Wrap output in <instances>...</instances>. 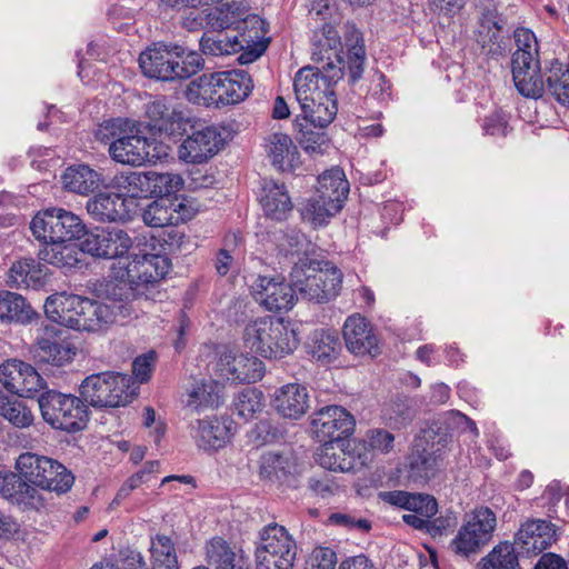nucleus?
<instances>
[{"label":"nucleus","instance_id":"obj_32","mask_svg":"<svg viewBox=\"0 0 569 569\" xmlns=\"http://www.w3.org/2000/svg\"><path fill=\"white\" fill-rule=\"evenodd\" d=\"M322 442L323 445L316 453V460L322 468L336 472H349L363 465L359 457L346 450L343 440Z\"/></svg>","mask_w":569,"mask_h":569},{"label":"nucleus","instance_id":"obj_33","mask_svg":"<svg viewBox=\"0 0 569 569\" xmlns=\"http://www.w3.org/2000/svg\"><path fill=\"white\" fill-rule=\"evenodd\" d=\"M88 213L97 221H124L130 217L127 200L119 193L102 192L87 202Z\"/></svg>","mask_w":569,"mask_h":569},{"label":"nucleus","instance_id":"obj_1","mask_svg":"<svg viewBox=\"0 0 569 569\" xmlns=\"http://www.w3.org/2000/svg\"><path fill=\"white\" fill-rule=\"evenodd\" d=\"M321 69L305 67L300 69L293 82L295 93L303 114L312 123L327 127L335 119L338 107L332 86L343 76L342 68L336 66L331 57H319Z\"/></svg>","mask_w":569,"mask_h":569},{"label":"nucleus","instance_id":"obj_31","mask_svg":"<svg viewBox=\"0 0 569 569\" xmlns=\"http://www.w3.org/2000/svg\"><path fill=\"white\" fill-rule=\"evenodd\" d=\"M264 149L271 164L281 171L296 169L300 164V154L290 136L273 132L267 137Z\"/></svg>","mask_w":569,"mask_h":569},{"label":"nucleus","instance_id":"obj_28","mask_svg":"<svg viewBox=\"0 0 569 569\" xmlns=\"http://www.w3.org/2000/svg\"><path fill=\"white\" fill-rule=\"evenodd\" d=\"M343 338L348 350L357 356L378 355V340L369 322L360 315L347 318L343 325Z\"/></svg>","mask_w":569,"mask_h":569},{"label":"nucleus","instance_id":"obj_17","mask_svg":"<svg viewBox=\"0 0 569 569\" xmlns=\"http://www.w3.org/2000/svg\"><path fill=\"white\" fill-rule=\"evenodd\" d=\"M224 144L219 128L203 126L193 129L191 133L181 141L178 147V158L192 164H201L212 159Z\"/></svg>","mask_w":569,"mask_h":569},{"label":"nucleus","instance_id":"obj_41","mask_svg":"<svg viewBox=\"0 0 569 569\" xmlns=\"http://www.w3.org/2000/svg\"><path fill=\"white\" fill-rule=\"evenodd\" d=\"M247 44H249V40L243 37L239 38L237 34H203L200 40L201 51L204 54L214 57L237 53Z\"/></svg>","mask_w":569,"mask_h":569},{"label":"nucleus","instance_id":"obj_49","mask_svg":"<svg viewBox=\"0 0 569 569\" xmlns=\"http://www.w3.org/2000/svg\"><path fill=\"white\" fill-rule=\"evenodd\" d=\"M0 416L17 428H28L34 421L31 409L20 400H10L7 396L0 395Z\"/></svg>","mask_w":569,"mask_h":569},{"label":"nucleus","instance_id":"obj_26","mask_svg":"<svg viewBox=\"0 0 569 569\" xmlns=\"http://www.w3.org/2000/svg\"><path fill=\"white\" fill-rule=\"evenodd\" d=\"M556 541V530L543 519H528L516 533L515 546L520 553L537 556Z\"/></svg>","mask_w":569,"mask_h":569},{"label":"nucleus","instance_id":"obj_14","mask_svg":"<svg viewBox=\"0 0 569 569\" xmlns=\"http://www.w3.org/2000/svg\"><path fill=\"white\" fill-rule=\"evenodd\" d=\"M33 236L43 242H71L86 233L82 220L62 208L38 212L30 223Z\"/></svg>","mask_w":569,"mask_h":569},{"label":"nucleus","instance_id":"obj_55","mask_svg":"<svg viewBox=\"0 0 569 569\" xmlns=\"http://www.w3.org/2000/svg\"><path fill=\"white\" fill-rule=\"evenodd\" d=\"M291 462L287 456L268 451L260 457L259 472L262 478H280L290 472Z\"/></svg>","mask_w":569,"mask_h":569},{"label":"nucleus","instance_id":"obj_42","mask_svg":"<svg viewBox=\"0 0 569 569\" xmlns=\"http://www.w3.org/2000/svg\"><path fill=\"white\" fill-rule=\"evenodd\" d=\"M186 98L194 104L218 107L216 72L203 73L193 79L187 86Z\"/></svg>","mask_w":569,"mask_h":569},{"label":"nucleus","instance_id":"obj_38","mask_svg":"<svg viewBox=\"0 0 569 569\" xmlns=\"http://www.w3.org/2000/svg\"><path fill=\"white\" fill-rule=\"evenodd\" d=\"M37 313L24 298L8 290L0 291V322L30 323Z\"/></svg>","mask_w":569,"mask_h":569},{"label":"nucleus","instance_id":"obj_40","mask_svg":"<svg viewBox=\"0 0 569 569\" xmlns=\"http://www.w3.org/2000/svg\"><path fill=\"white\" fill-rule=\"evenodd\" d=\"M43 276L39 263L34 259L26 258L12 263L8 283L17 288H37L42 283Z\"/></svg>","mask_w":569,"mask_h":569},{"label":"nucleus","instance_id":"obj_63","mask_svg":"<svg viewBox=\"0 0 569 569\" xmlns=\"http://www.w3.org/2000/svg\"><path fill=\"white\" fill-rule=\"evenodd\" d=\"M395 437L392 433H390L387 430H372L368 436V443L369 446L375 449L379 450L380 452L387 453L389 452L393 447Z\"/></svg>","mask_w":569,"mask_h":569},{"label":"nucleus","instance_id":"obj_50","mask_svg":"<svg viewBox=\"0 0 569 569\" xmlns=\"http://www.w3.org/2000/svg\"><path fill=\"white\" fill-rule=\"evenodd\" d=\"M147 180L149 197L163 198L178 192L183 186L181 176L173 172L148 171Z\"/></svg>","mask_w":569,"mask_h":569},{"label":"nucleus","instance_id":"obj_27","mask_svg":"<svg viewBox=\"0 0 569 569\" xmlns=\"http://www.w3.org/2000/svg\"><path fill=\"white\" fill-rule=\"evenodd\" d=\"M218 107L243 101L252 91L253 82L244 70L216 72Z\"/></svg>","mask_w":569,"mask_h":569},{"label":"nucleus","instance_id":"obj_59","mask_svg":"<svg viewBox=\"0 0 569 569\" xmlns=\"http://www.w3.org/2000/svg\"><path fill=\"white\" fill-rule=\"evenodd\" d=\"M337 555L328 547H316L307 560V569H336Z\"/></svg>","mask_w":569,"mask_h":569},{"label":"nucleus","instance_id":"obj_37","mask_svg":"<svg viewBox=\"0 0 569 569\" xmlns=\"http://www.w3.org/2000/svg\"><path fill=\"white\" fill-rule=\"evenodd\" d=\"M306 349L316 361L327 365L338 357L341 343L337 332L318 329L308 337Z\"/></svg>","mask_w":569,"mask_h":569},{"label":"nucleus","instance_id":"obj_6","mask_svg":"<svg viewBox=\"0 0 569 569\" xmlns=\"http://www.w3.org/2000/svg\"><path fill=\"white\" fill-rule=\"evenodd\" d=\"M171 268L170 259L164 254L133 253L128 260H119L111 264L112 277L130 286L137 296H146L149 286L164 279Z\"/></svg>","mask_w":569,"mask_h":569},{"label":"nucleus","instance_id":"obj_57","mask_svg":"<svg viewBox=\"0 0 569 569\" xmlns=\"http://www.w3.org/2000/svg\"><path fill=\"white\" fill-rule=\"evenodd\" d=\"M131 122V120L122 118L107 120L98 126L94 131V137L97 140L109 143L110 146L112 141H118L122 134L128 132L127 127H129Z\"/></svg>","mask_w":569,"mask_h":569},{"label":"nucleus","instance_id":"obj_62","mask_svg":"<svg viewBox=\"0 0 569 569\" xmlns=\"http://www.w3.org/2000/svg\"><path fill=\"white\" fill-rule=\"evenodd\" d=\"M437 459L438 457L425 451L422 455L411 458L410 467L412 470L417 471L419 477L429 478L433 475Z\"/></svg>","mask_w":569,"mask_h":569},{"label":"nucleus","instance_id":"obj_2","mask_svg":"<svg viewBox=\"0 0 569 569\" xmlns=\"http://www.w3.org/2000/svg\"><path fill=\"white\" fill-rule=\"evenodd\" d=\"M46 316L53 322L78 331L102 332L117 320V305L59 292L44 302Z\"/></svg>","mask_w":569,"mask_h":569},{"label":"nucleus","instance_id":"obj_20","mask_svg":"<svg viewBox=\"0 0 569 569\" xmlns=\"http://www.w3.org/2000/svg\"><path fill=\"white\" fill-rule=\"evenodd\" d=\"M64 333L54 325L46 326L37 337L33 349L34 359L58 367L72 361L77 350Z\"/></svg>","mask_w":569,"mask_h":569},{"label":"nucleus","instance_id":"obj_23","mask_svg":"<svg viewBox=\"0 0 569 569\" xmlns=\"http://www.w3.org/2000/svg\"><path fill=\"white\" fill-rule=\"evenodd\" d=\"M146 124L154 133L176 136L187 132L189 119L184 113L170 106L166 98H156L144 108Z\"/></svg>","mask_w":569,"mask_h":569},{"label":"nucleus","instance_id":"obj_45","mask_svg":"<svg viewBox=\"0 0 569 569\" xmlns=\"http://www.w3.org/2000/svg\"><path fill=\"white\" fill-rule=\"evenodd\" d=\"M305 120L306 124L302 126L298 137L300 146L311 157L326 153L330 149V141L323 131L325 127H320L319 123H312L306 116Z\"/></svg>","mask_w":569,"mask_h":569},{"label":"nucleus","instance_id":"obj_52","mask_svg":"<svg viewBox=\"0 0 569 569\" xmlns=\"http://www.w3.org/2000/svg\"><path fill=\"white\" fill-rule=\"evenodd\" d=\"M114 187L122 192V197L148 198L147 172H121L113 179Z\"/></svg>","mask_w":569,"mask_h":569},{"label":"nucleus","instance_id":"obj_56","mask_svg":"<svg viewBox=\"0 0 569 569\" xmlns=\"http://www.w3.org/2000/svg\"><path fill=\"white\" fill-rule=\"evenodd\" d=\"M142 219L146 224L152 228H161L169 224H177V219L166 200L151 202L143 211Z\"/></svg>","mask_w":569,"mask_h":569},{"label":"nucleus","instance_id":"obj_51","mask_svg":"<svg viewBox=\"0 0 569 569\" xmlns=\"http://www.w3.org/2000/svg\"><path fill=\"white\" fill-rule=\"evenodd\" d=\"M233 407L238 417L252 420L264 408L263 393L256 388H246L234 398Z\"/></svg>","mask_w":569,"mask_h":569},{"label":"nucleus","instance_id":"obj_43","mask_svg":"<svg viewBox=\"0 0 569 569\" xmlns=\"http://www.w3.org/2000/svg\"><path fill=\"white\" fill-rule=\"evenodd\" d=\"M149 551L152 569H179L176 547L170 537H151Z\"/></svg>","mask_w":569,"mask_h":569},{"label":"nucleus","instance_id":"obj_21","mask_svg":"<svg viewBox=\"0 0 569 569\" xmlns=\"http://www.w3.org/2000/svg\"><path fill=\"white\" fill-rule=\"evenodd\" d=\"M310 425L319 441L343 440L352 433L355 419L340 406H327L312 415Z\"/></svg>","mask_w":569,"mask_h":569},{"label":"nucleus","instance_id":"obj_18","mask_svg":"<svg viewBox=\"0 0 569 569\" xmlns=\"http://www.w3.org/2000/svg\"><path fill=\"white\" fill-rule=\"evenodd\" d=\"M127 128L128 132L118 141H112L109 147L110 157L114 161L134 167L159 158V153L151 151L153 141L140 134L137 122L132 121Z\"/></svg>","mask_w":569,"mask_h":569},{"label":"nucleus","instance_id":"obj_30","mask_svg":"<svg viewBox=\"0 0 569 569\" xmlns=\"http://www.w3.org/2000/svg\"><path fill=\"white\" fill-rule=\"evenodd\" d=\"M272 406L284 418L299 419L309 409L307 388L299 383H288L274 391Z\"/></svg>","mask_w":569,"mask_h":569},{"label":"nucleus","instance_id":"obj_44","mask_svg":"<svg viewBox=\"0 0 569 569\" xmlns=\"http://www.w3.org/2000/svg\"><path fill=\"white\" fill-rule=\"evenodd\" d=\"M184 403L191 410L218 407L220 403V390L214 381L196 382L186 393Z\"/></svg>","mask_w":569,"mask_h":569},{"label":"nucleus","instance_id":"obj_60","mask_svg":"<svg viewBox=\"0 0 569 569\" xmlns=\"http://www.w3.org/2000/svg\"><path fill=\"white\" fill-rule=\"evenodd\" d=\"M407 510H409L410 513H417L422 517H433L438 511V503L437 500L429 495L413 493Z\"/></svg>","mask_w":569,"mask_h":569},{"label":"nucleus","instance_id":"obj_13","mask_svg":"<svg viewBox=\"0 0 569 569\" xmlns=\"http://www.w3.org/2000/svg\"><path fill=\"white\" fill-rule=\"evenodd\" d=\"M290 279L303 299L318 303L336 298L342 283V274L336 267L316 270L310 266L295 264Z\"/></svg>","mask_w":569,"mask_h":569},{"label":"nucleus","instance_id":"obj_15","mask_svg":"<svg viewBox=\"0 0 569 569\" xmlns=\"http://www.w3.org/2000/svg\"><path fill=\"white\" fill-rule=\"evenodd\" d=\"M189 433L199 450L212 455L231 442L236 427L227 416H209L191 421Z\"/></svg>","mask_w":569,"mask_h":569},{"label":"nucleus","instance_id":"obj_10","mask_svg":"<svg viewBox=\"0 0 569 569\" xmlns=\"http://www.w3.org/2000/svg\"><path fill=\"white\" fill-rule=\"evenodd\" d=\"M323 39L320 40L322 48H328L329 53L336 66L342 69L347 67L350 82L358 81L365 71L367 52L361 32L355 24L346 23L343 26V39L347 48V61L340 56L342 42L337 29L331 24H325L322 29Z\"/></svg>","mask_w":569,"mask_h":569},{"label":"nucleus","instance_id":"obj_64","mask_svg":"<svg viewBox=\"0 0 569 569\" xmlns=\"http://www.w3.org/2000/svg\"><path fill=\"white\" fill-rule=\"evenodd\" d=\"M170 209L177 219V223L192 219L198 211L193 201L188 198L176 199V201L170 202Z\"/></svg>","mask_w":569,"mask_h":569},{"label":"nucleus","instance_id":"obj_61","mask_svg":"<svg viewBox=\"0 0 569 569\" xmlns=\"http://www.w3.org/2000/svg\"><path fill=\"white\" fill-rule=\"evenodd\" d=\"M204 6H212V0H158V10L166 16Z\"/></svg>","mask_w":569,"mask_h":569},{"label":"nucleus","instance_id":"obj_19","mask_svg":"<svg viewBox=\"0 0 569 569\" xmlns=\"http://www.w3.org/2000/svg\"><path fill=\"white\" fill-rule=\"evenodd\" d=\"M0 382L19 397L32 398L46 387V380L29 363L12 359L0 366Z\"/></svg>","mask_w":569,"mask_h":569},{"label":"nucleus","instance_id":"obj_53","mask_svg":"<svg viewBox=\"0 0 569 569\" xmlns=\"http://www.w3.org/2000/svg\"><path fill=\"white\" fill-rule=\"evenodd\" d=\"M500 31L501 27L493 18L489 16L483 17L477 30V42L488 54L500 52Z\"/></svg>","mask_w":569,"mask_h":569},{"label":"nucleus","instance_id":"obj_11","mask_svg":"<svg viewBox=\"0 0 569 569\" xmlns=\"http://www.w3.org/2000/svg\"><path fill=\"white\" fill-rule=\"evenodd\" d=\"M216 379L232 383H253L264 376V363L238 347L220 346L210 363Z\"/></svg>","mask_w":569,"mask_h":569},{"label":"nucleus","instance_id":"obj_39","mask_svg":"<svg viewBox=\"0 0 569 569\" xmlns=\"http://www.w3.org/2000/svg\"><path fill=\"white\" fill-rule=\"evenodd\" d=\"M79 248L72 242H44L39 252V258L58 268H71L79 262Z\"/></svg>","mask_w":569,"mask_h":569},{"label":"nucleus","instance_id":"obj_24","mask_svg":"<svg viewBox=\"0 0 569 569\" xmlns=\"http://www.w3.org/2000/svg\"><path fill=\"white\" fill-rule=\"evenodd\" d=\"M0 496L22 510H40L46 506L41 491L17 470L0 471Z\"/></svg>","mask_w":569,"mask_h":569},{"label":"nucleus","instance_id":"obj_54","mask_svg":"<svg viewBox=\"0 0 569 569\" xmlns=\"http://www.w3.org/2000/svg\"><path fill=\"white\" fill-rule=\"evenodd\" d=\"M513 37L517 49L512 54L511 62H519L521 60H539L538 41L535 33L531 30L527 28H518L515 30Z\"/></svg>","mask_w":569,"mask_h":569},{"label":"nucleus","instance_id":"obj_22","mask_svg":"<svg viewBox=\"0 0 569 569\" xmlns=\"http://www.w3.org/2000/svg\"><path fill=\"white\" fill-rule=\"evenodd\" d=\"M252 293L270 311H288L296 302V288L282 277L258 276L251 284Z\"/></svg>","mask_w":569,"mask_h":569},{"label":"nucleus","instance_id":"obj_58","mask_svg":"<svg viewBox=\"0 0 569 569\" xmlns=\"http://www.w3.org/2000/svg\"><path fill=\"white\" fill-rule=\"evenodd\" d=\"M278 248L284 256H299L307 251L308 241L305 234L298 230H290L277 238Z\"/></svg>","mask_w":569,"mask_h":569},{"label":"nucleus","instance_id":"obj_8","mask_svg":"<svg viewBox=\"0 0 569 569\" xmlns=\"http://www.w3.org/2000/svg\"><path fill=\"white\" fill-rule=\"evenodd\" d=\"M38 403L43 420L54 429L77 432L88 422V408L82 397L48 390L40 395Z\"/></svg>","mask_w":569,"mask_h":569},{"label":"nucleus","instance_id":"obj_9","mask_svg":"<svg viewBox=\"0 0 569 569\" xmlns=\"http://www.w3.org/2000/svg\"><path fill=\"white\" fill-rule=\"evenodd\" d=\"M496 527L497 517L490 508H475L465 516L449 549L459 557L470 558L490 542Z\"/></svg>","mask_w":569,"mask_h":569},{"label":"nucleus","instance_id":"obj_35","mask_svg":"<svg viewBox=\"0 0 569 569\" xmlns=\"http://www.w3.org/2000/svg\"><path fill=\"white\" fill-rule=\"evenodd\" d=\"M316 193L341 210L349 193V182L340 168H332L318 178Z\"/></svg>","mask_w":569,"mask_h":569},{"label":"nucleus","instance_id":"obj_34","mask_svg":"<svg viewBox=\"0 0 569 569\" xmlns=\"http://www.w3.org/2000/svg\"><path fill=\"white\" fill-rule=\"evenodd\" d=\"M511 64L512 79L519 93L526 98H541L546 90V79L540 74L539 60H521Z\"/></svg>","mask_w":569,"mask_h":569},{"label":"nucleus","instance_id":"obj_16","mask_svg":"<svg viewBox=\"0 0 569 569\" xmlns=\"http://www.w3.org/2000/svg\"><path fill=\"white\" fill-rule=\"evenodd\" d=\"M133 247V241L127 231L117 227L97 228L88 233L81 242V252L93 257L128 260L127 256Z\"/></svg>","mask_w":569,"mask_h":569},{"label":"nucleus","instance_id":"obj_47","mask_svg":"<svg viewBox=\"0 0 569 569\" xmlns=\"http://www.w3.org/2000/svg\"><path fill=\"white\" fill-rule=\"evenodd\" d=\"M546 88L561 104L569 106V76H566L562 63L552 60L545 72Z\"/></svg>","mask_w":569,"mask_h":569},{"label":"nucleus","instance_id":"obj_48","mask_svg":"<svg viewBox=\"0 0 569 569\" xmlns=\"http://www.w3.org/2000/svg\"><path fill=\"white\" fill-rule=\"evenodd\" d=\"M515 547L509 542L499 543L479 561L477 569H520Z\"/></svg>","mask_w":569,"mask_h":569},{"label":"nucleus","instance_id":"obj_25","mask_svg":"<svg viewBox=\"0 0 569 569\" xmlns=\"http://www.w3.org/2000/svg\"><path fill=\"white\" fill-rule=\"evenodd\" d=\"M208 569H249V559L237 545L220 536L211 537L203 545Z\"/></svg>","mask_w":569,"mask_h":569},{"label":"nucleus","instance_id":"obj_7","mask_svg":"<svg viewBox=\"0 0 569 569\" xmlns=\"http://www.w3.org/2000/svg\"><path fill=\"white\" fill-rule=\"evenodd\" d=\"M14 469L39 491L61 495L68 492L74 482V476L62 463L33 452L21 453L16 460Z\"/></svg>","mask_w":569,"mask_h":569},{"label":"nucleus","instance_id":"obj_5","mask_svg":"<svg viewBox=\"0 0 569 569\" xmlns=\"http://www.w3.org/2000/svg\"><path fill=\"white\" fill-rule=\"evenodd\" d=\"M79 391L83 401L97 409L124 407L134 397L132 378L113 371L88 376Z\"/></svg>","mask_w":569,"mask_h":569},{"label":"nucleus","instance_id":"obj_4","mask_svg":"<svg viewBox=\"0 0 569 569\" xmlns=\"http://www.w3.org/2000/svg\"><path fill=\"white\" fill-rule=\"evenodd\" d=\"M246 348L267 359H281L292 353L299 339L290 322L273 317L249 321L242 335Z\"/></svg>","mask_w":569,"mask_h":569},{"label":"nucleus","instance_id":"obj_36","mask_svg":"<svg viewBox=\"0 0 569 569\" xmlns=\"http://www.w3.org/2000/svg\"><path fill=\"white\" fill-rule=\"evenodd\" d=\"M62 183L68 191L87 196L102 183V174L87 164L71 166L62 174Z\"/></svg>","mask_w":569,"mask_h":569},{"label":"nucleus","instance_id":"obj_29","mask_svg":"<svg viewBox=\"0 0 569 569\" xmlns=\"http://www.w3.org/2000/svg\"><path fill=\"white\" fill-rule=\"evenodd\" d=\"M259 201L264 214L277 221L287 219L293 208L286 184L273 179L262 180Z\"/></svg>","mask_w":569,"mask_h":569},{"label":"nucleus","instance_id":"obj_3","mask_svg":"<svg viewBox=\"0 0 569 569\" xmlns=\"http://www.w3.org/2000/svg\"><path fill=\"white\" fill-rule=\"evenodd\" d=\"M139 66L148 78L173 81L196 74L203 60L199 53L180 44L154 42L140 53Z\"/></svg>","mask_w":569,"mask_h":569},{"label":"nucleus","instance_id":"obj_12","mask_svg":"<svg viewBox=\"0 0 569 569\" xmlns=\"http://www.w3.org/2000/svg\"><path fill=\"white\" fill-rule=\"evenodd\" d=\"M297 543L288 530L277 523L264 527L256 548L257 569H292Z\"/></svg>","mask_w":569,"mask_h":569},{"label":"nucleus","instance_id":"obj_46","mask_svg":"<svg viewBox=\"0 0 569 569\" xmlns=\"http://www.w3.org/2000/svg\"><path fill=\"white\" fill-rule=\"evenodd\" d=\"M340 210L315 192L300 208L301 217L313 227L326 226Z\"/></svg>","mask_w":569,"mask_h":569}]
</instances>
